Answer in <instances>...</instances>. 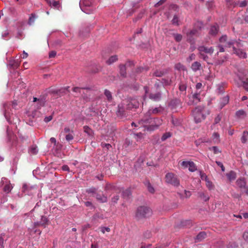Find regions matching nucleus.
<instances>
[{
    "mask_svg": "<svg viewBox=\"0 0 248 248\" xmlns=\"http://www.w3.org/2000/svg\"><path fill=\"white\" fill-rule=\"evenodd\" d=\"M148 116L149 115L147 114L139 122V124L145 128L144 130L147 131H149L148 128L150 127V120L152 119V118H149Z\"/></svg>",
    "mask_w": 248,
    "mask_h": 248,
    "instance_id": "7",
    "label": "nucleus"
},
{
    "mask_svg": "<svg viewBox=\"0 0 248 248\" xmlns=\"http://www.w3.org/2000/svg\"><path fill=\"white\" fill-rule=\"evenodd\" d=\"M99 229L103 234H104L106 232H109L110 231V229L108 227H106L101 226L99 227Z\"/></svg>",
    "mask_w": 248,
    "mask_h": 248,
    "instance_id": "43",
    "label": "nucleus"
},
{
    "mask_svg": "<svg viewBox=\"0 0 248 248\" xmlns=\"http://www.w3.org/2000/svg\"><path fill=\"white\" fill-rule=\"evenodd\" d=\"M189 101L188 102V105H196L201 101L200 97V94L199 93H195L191 96L189 97Z\"/></svg>",
    "mask_w": 248,
    "mask_h": 248,
    "instance_id": "9",
    "label": "nucleus"
},
{
    "mask_svg": "<svg viewBox=\"0 0 248 248\" xmlns=\"http://www.w3.org/2000/svg\"><path fill=\"white\" fill-rule=\"evenodd\" d=\"M216 163L217 165V166H218L219 167H220L221 168V170L222 171H225V167L221 162L217 161H216Z\"/></svg>",
    "mask_w": 248,
    "mask_h": 248,
    "instance_id": "60",
    "label": "nucleus"
},
{
    "mask_svg": "<svg viewBox=\"0 0 248 248\" xmlns=\"http://www.w3.org/2000/svg\"><path fill=\"white\" fill-rule=\"evenodd\" d=\"M85 90L86 91V92H88L90 90V88L89 87H87V88H79V87H74L73 89H72V91L74 92H75L76 93H78L79 94H81L82 93V90Z\"/></svg>",
    "mask_w": 248,
    "mask_h": 248,
    "instance_id": "23",
    "label": "nucleus"
},
{
    "mask_svg": "<svg viewBox=\"0 0 248 248\" xmlns=\"http://www.w3.org/2000/svg\"><path fill=\"white\" fill-rule=\"evenodd\" d=\"M171 136V134L170 132H166L162 135V136L161 138V140L162 141H164L166 140L168 138L170 137Z\"/></svg>",
    "mask_w": 248,
    "mask_h": 248,
    "instance_id": "36",
    "label": "nucleus"
},
{
    "mask_svg": "<svg viewBox=\"0 0 248 248\" xmlns=\"http://www.w3.org/2000/svg\"><path fill=\"white\" fill-rule=\"evenodd\" d=\"M133 65L132 62H128L126 63L125 65L121 64L119 65L120 73L121 75L124 77H126V66H132Z\"/></svg>",
    "mask_w": 248,
    "mask_h": 248,
    "instance_id": "10",
    "label": "nucleus"
},
{
    "mask_svg": "<svg viewBox=\"0 0 248 248\" xmlns=\"http://www.w3.org/2000/svg\"><path fill=\"white\" fill-rule=\"evenodd\" d=\"M173 36L176 42H179L182 40V36L180 34H174Z\"/></svg>",
    "mask_w": 248,
    "mask_h": 248,
    "instance_id": "47",
    "label": "nucleus"
},
{
    "mask_svg": "<svg viewBox=\"0 0 248 248\" xmlns=\"http://www.w3.org/2000/svg\"><path fill=\"white\" fill-rule=\"evenodd\" d=\"M10 104L5 103L3 105V109L5 117H6L7 114L9 113L8 108Z\"/></svg>",
    "mask_w": 248,
    "mask_h": 248,
    "instance_id": "46",
    "label": "nucleus"
},
{
    "mask_svg": "<svg viewBox=\"0 0 248 248\" xmlns=\"http://www.w3.org/2000/svg\"><path fill=\"white\" fill-rule=\"evenodd\" d=\"M161 82L165 86L170 85L171 83V79L169 77L163 78L161 80Z\"/></svg>",
    "mask_w": 248,
    "mask_h": 248,
    "instance_id": "29",
    "label": "nucleus"
},
{
    "mask_svg": "<svg viewBox=\"0 0 248 248\" xmlns=\"http://www.w3.org/2000/svg\"><path fill=\"white\" fill-rule=\"evenodd\" d=\"M200 57L205 61H207L209 57L204 53H199Z\"/></svg>",
    "mask_w": 248,
    "mask_h": 248,
    "instance_id": "58",
    "label": "nucleus"
},
{
    "mask_svg": "<svg viewBox=\"0 0 248 248\" xmlns=\"http://www.w3.org/2000/svg\"><path fill=\"white\" fill-rule=\"evenodd\" d=\"M73 135L71 133H68L65 135V139L69 142L72 141L73 140Z\"/></svg>",
    "mask_w": 248,
    "mask_h": 248,
    "instance_id": "45",
    "label": "nucleus"
},
{
    "mask_svg": "<svg viewBox=\"0 0 248 248\" xmlns=\"http://www.w3.org/2000/svg\"><path fill=\"white\" fill-rule=\"evenodd\" d=\"M237 185L241 188H244V190L247 188L246 187V182L244 178H240L236 181Z\"/></svg>",
    "mask_w": 248,
    "mask_h": 248,
    "instance_id": "17",
    "label": "nucleus"
},
{
    "mask_svg": "<svg viewBox=\"0 0 248 248\" xmlns=\"http://www.w3.org/2000/svg\"><path fill=\"white\" fill-rule=\"evenodd\" d=\"M188 170L191 172H194L197 170V167L193 162H190L188 166Z\"/></svg>",
    "mask_w": 248,
    "mask_h": 248,
    "instance_id": "33",
    "label": "nucleus"
},
{
    "mask_svg": "<svg viewBox=\"0 0 248 248\" xmlns=\"http://www.w3.org/2000/svg\"><path fill=\"white\" fill-rule=\"evenodd\" d=\"M248 136V132L247 131H244L241 138L242 143H245L247 142Z\"/></svg>",
    "mask_w": 248,
    "mask_h": 248,
    "instance_id": "32",
    "label": "nucleus"
},
{
    "mask_svg": "<svg viewBox=\"0 0 248 248\" xmlns=\"http://www.w3.org/2000/svg\"><path fill=\"white\" fill-rule=\"evenodd\" d=\"M227 179L230 182L234 180L236 178V174L235 172L231 170L226 174Z\"/></svg>",
    "mask_w": 248,
    "mask_h": 248,
    "instance_id": "14",
    "label": "nucleus"
},
{
    "mask_svg": "<svg viewBox=\"0 0 248 248\" xmlns=\"http://www.w3.org/2000/svg\"><path fill=\"white\" fill-rule=\"evenodd\" d=\"M210 150H212L214 154H217L219 153H220L221 151L219 150V149L217 146H213L210 148Z\"/></svg>",
    "mask_w": 248,
    "mask_h": 248,
    "instance_id": "52",
    "label": "nucleus"
},
{
    "mask_svg": "<svg viewBox=\"0 0 248 248\" xmlns=\"http://www.w3.org/2000/svg\"><path fill=\"white\" fill-rule=\"evenodd\" d=\"M226 4L228 7H235L237 5V2H234L232 0H226Z\"/></svg>",
    "mask_w": 248,
    "mask_h": 248,
    "instance_id": "34",
    "label": "nucleus"
},
{
    "mask_svg": "<svg viewBox=\"0 0 248 248\" xmlns=\"http://www.w3.org/2000/svg\"><path fill=\"white\" fill-rule=\"evenodd\" d=\"M179 19L178 17L176 15L174 16L172 20V23L175 25H179Z\"/></svg>",
    "mask_w": 248,
    "mask_h": 248,
    "instance_id": "48",
    "label": "nucleus"
},
{
    "mask_svg": "<svg viewBox=\"0 0 248 248\" xmlns=\"http://www.w3.org/2000/svg\"><path fill=\"white\" fill-rule=\"evenodd\" d=\"M49 222V220L46 217L42 216L41 220L40 221H37L34 222V226L35 227H37L38 226H41L46 228V225Z\"/></svg>",
    "mask_w": 248,
    "mask_h": 248,
    "instance_id": "11",
    "label": "nucleus"
},
{
    "mask_svg": "<svg viewBox=\"0 0 248 248\" xmlns=\"http://www.w3.org/2000/svg\"><path fill=\"white\" fill-rule=\"evenodd\" d=\"M206 237V233L204 232H200L195 238L196 242H200Z\"/></svg>",
    "mask_w": 248,
    "mask_h": 248,
    "instance_id": "21",
    "label": "nucleus"
},
{
    "mask_svg": "<svg viewBox=\"0 0 248 248\" xmlns=\"http://www.w3.org/2000/svg\"><path fill=\"white\" fill-rule=\"evenodd\" d=\"M195 58H196V56L194 54L192 53L191 54L189 57H188V58L187 59V61L190 62L194 60L195 59Z\"/></svg>",
    "mask_w": 248,
    "mask_h": 248,
    "instance_id": "63",
    "label": "nucleus"
},
{
    "mask_svg": "<svg viewBox=\"0 0 248 248\" xmlns=\"http://www.w3.org/2000/svg\"><path fill=\"white\" fill-rule=\"evenodd\" d=\"M238 245L235 242L230 243L227 246V248H236Z\"/></svg>",
    "mask_w": 248,
    "mask_h": 248,
    "instance_id": "55",
    "label": "nucleus"
},
{
    "mask_svg": "<svg viewBox=\"0 0 248 248\" xmlns=\"http://www.w3.org/2000/svg\"><path fill=\"white\" fill-rule=\"evenodd\" d=\"M197 33V30L193 29L190 30L189 31L186 33L187 36L188 37H192L193 35H196Z\"/></svg>",
    "mask_w": 248,
    "mask_h": 248,
    "instance_id": "44",
    "label": "nucleus"
},
{
    "mask_svg": "<svg viewBox=\"0 0 248 248\" xmlns=\"http://www.w3.org/2000/svg\"><path fill=\"white\" fill-rule=\"evenodd\" d=\"M162 124V120L158 118H152L150 120V127L148 128L150 132L157 129Z\"/></svg>",
    "mask_w": 248,
    "mask_h": 248,
    "instance_id": "5",
    "label": "nucleus"
},
{
    "mask_svg": "<svg viewBox=\"0 0 248 248\" xmlns=\"http://www.w3.org/2000/svg\"><path fill=\"white\" fill-rule=\"evenodd\" d=\"M191 68L193 71L196 72L197 71L201 69L202 65L200 62H195L191 64Z\"/></svg>",
    "mask_w": 248,
    "mask_h": 248,
    "instance_id": "15",
    "label": "nucleus"
},
{
    "mask_svg": "<svg viewBox=\"0 0 248 248\" xmlns=\"http://www.w3.org/2000/svg\"><path fill=\"white\" fill-rule=\"evenodd\" d=\"M104 94L107 98V100L110 102L112 99V96L110 92L108 90H105L104 91Z\"/></svg>",
    "mask_w": 248,
    "mask_h": 248,
    "instance_id": "30",
    "label": "nucleus"
},
{
    "mask_svg": "<svg viewBox=\"0 0 248 248\" xmlns=\"http://www.w3.org/2000/svg\"><path fill=\"white\" fill-rule=\"evenodd\" d=\"M147 188L148 191L151 193H154L155 191L154 187L151 186V185L149 183L147 186Z\"/></svg>",
    "mask_w": 248,
    "mask_h": 248,
    "instance_id": "62",
    "label": "nucleus"
},
{
    "mask_svg": "<svg viewBox=\"0 0 248 248\" xmlns=\"http://www.w3.org/2000/svg\"><path fill=\"white\" fill-rule=\"evenodd\" d=\"M165 182L174 186L180 185V181L177 176L172 172L167 173L165 177Z\"/></svg>",
    "mask_w": 248,
    "mask_h": 248,
    "instance_id": "3",
    "label": "nucleus"
},
{
    "mask_svg": "<svg viewBox=\"0 0 248 248\" xmlns=\"http://www.w3.org/2000/svg\"><path fill=\"white\" fill-rule=\"evenodd\" d=\"M45 0L50 6L52 5L53 7H54L57 9H59V7L60 6V2L59 1L53 0L52 2L51 0Z\"/></svg>",
    "mask_w": 248,
    "mask_h": 248,
    "instance_id": "25",
    "label": "nucleus"
},
{
    "mask_svg": "<svg viewBox=\"0 0 248 248\" xmlns=\"http://www.w3.org/2000/svg\"><path fill=\"white\" fill-rule=\"evenodd\" d=\"M143 235L145 238L148 239L151 238L152 235L151 232L147 231L144 233Z\"/></svg>",
    "mask_w": 248,
    "mask_h": 248,
    "instance_id": "57",
    "label": "nucleus"
},
{
    "mask_svg": "<svg viewBox=\"0 0 248 248\" xmlns=\"http://www.w3.org/2000/svg\"><path fill=\"white\" fill-rule=\"evenodd\" d=\"M171 123L174 126H177L181 124L182 121L180 119L172 117Z\"/></svg>",
    "mask_w": 248,
    "mask_h": 248,
    "instance_id": "26",
    "label": "nucleus"
},
{
    "mask_svg": "<svg viewBox=\"0 0 248 248\" xmlns=\"http://www.w3.org/2000/svg\"><path fill=\"white\" fill-rule=\"evenodd\" d=\"M212 139L214 143H218L220 141L219 135L217 133H214L212 135Z\"/></svg>",
    "mask_w": 248,
    "mask_h": 248,
    "instance_id": "27",
    "label": "nucleus"
},
{
    "mask_svg": "<svg viewBox=\"0 0 248 248\" xmlns=\"http://www.w3.org/2000/svg\"><path fill=\"white\" fill-rule=\"evenodd\" d=\"M222 118V116L220 114L217 115V116L215 118L214 120V124H217L220 122Z\"/></svg>",
    "mask_w": 248,
    "mask_h": 248,
    "instance_id": "53",
    "label": "nucleus"
},
{
    "mask_svg": "<svg viewBox=\"0 0 248 248\" xmlns=\"http://www.w3.org/2000/svg\"><path fill=\"white\" fill-rule=\"evenodd\" d=\"M181 105V102L179 99H173L169 103V106L171 107L172 108H176L177 107Z\"/></svg>",
    "mask_w": 248,
    "mask_h": 248,
    "instance_id": "16",
    "label": "nucleus"
},
{
    "mask_svg": "<svg viewBox=\"0 0 248 248\" xmlns=\"http://www.w3.org/2000/svg\"><path fill=\"white\" fill-rule=\"evenodd\" d=\"M8 236L4 233L0 234V248H4V242L6 241Z\"/></svg>",
    "mask_w": 248,
    "mask_h": 248,
    "instance_id": "20",
    "label": "nucleus"
},
{
    "mask_svg": "<svg viewBox=\"0 0 248 248\" xmlns=\"http://www.w3.org/2000/svg\"><path fill=\"white\" fill-rule=\"evenodd\" d=\"M118 60L117 55H114L110 57L109 59L107 61V63L108 64H111L112 63L116 62Z\"/></svg>",
    "mask_w": 248,
    "mask_h": 248,
    "instance_id": "31",
    "label": "nucleus"
},
{
    "mask_svg": "<svg viewBox=\"0 0 248 248\" xmlns=\"http://www.w3.org/2000/svg\"><path fill=\"white\" fill-rule=\"evenodd\" d=\"M237 5H239L240 7H244L247 5V2L246 0L242 1H237Z\"/></svg>",
    "mask_w": 248,
    "mask_h": 248,
    "instance_id": "49",
    "label": "nucleus"
},
{
    "mask_svg": "<svg viewBox=\"0 0 248 248\" xmlns=\"http://www.w3.org/2000/svg\"><path fill=\"white\" fill-rule=\"evenodd\" d=\"M152 214V210L146 206H140L138 207L135 214V218L140 221L149 217Z\"/></svg>",
    "mask_w": 248,
    "mask_h": 248,
    "instance_id": "1",
    "label": "nucleus"
},
{
    "mask_svg": "<svg viewBox=\"0 0 248 248\" xmlns=\"http://www.w3.org/2000/svg\"><path fill=\"white\" fill-rule=\"evenodd\" d=\"M206 182V185L208 187L209 189H213L214 188V186L212 182L210 181L209 179H206L205 181Z\"/></svg>",
    "mask_w": 248,
    "mask_h": 248,
    "instance_id": "41",
    "label": "nucleus"
},
{
    "mask_svg": "<svg viewBox=\"0 0 248 248\" xmlns=\"http://www.w3.org/2000/svg\"><path fill=\"white\" fill-rule=\"evenodd\" d=\"M218 31V26L217 25H213L211 27L209 33L212 35H216Z\"/></svg>",
    "mask_w": 248,
    "mask_h": 248,
    "instance_id": "22",
    "label": "nucleus"
},
{
    "mask_svg": "<svg viewBox=\"0 0 248 248\" xmlns=\"http://www.w3.org/2000/svg\"><path fill=\"white\" fill-rule=\"evenodd\" d=\"M79 5L81 8V9L85 13H88L86 11L85 9H84L83 6V5H85V6H89V4L88 3V1L87 0H81L80 1Z\"/></svg>",
    "mask_w": 248,
    "mask_h": 248,
    "instance_id": "28",
    "label": "nucleus"
},
{
    "mask_svg": "<svg viewBox=\"0 0 248 248\" xmlns=\"http://www.w3.org/2000/svg\"><path fill=\"white\" fill-rule=\"evenodd\" d=\"M232 50L233 53L240 58H245L247 57V54L243 49H237L235 47L233 46Z\"/></svg>",
    "mask_w": 248,
    "mask_h": 248,
    "instance_id": "12",
    "label": "nucleus"
},
{
    "mask_svg": "<svg viewBox=\"0 0 248 248\" xmlns=\"http://www.w3.org/2000/svg\"><path fill=\"white\" fill-rule=\"evenodd\" d=\"M198 50L199 51V53L208 54L212 55L214 51L213 47H206L204 46H200L198 48Z\"/></svg>",
    "mask_w": 248,
    "mask_h": 248,
    "instance_id": "8",
    "label": "nucleus"
},
{
    "mask_svg": "<svg viewBox=\"0 0 248 248\" xmlns=\"http://www.w3.org/2000/svg\"><path fill=\"white\" fill-rule=\"evenodd\" d=\"M33 102H36L37 101H38V104L40 105V106H43L44 104V101L43 100H40L37 99L36 97H34L33 98Z\"/></svg>",
    "mask_w": 248,
    "mask_h": 248,
    "instance_id": "59",
    "label": "nucleus"
},
{
    "mask_svg": "<svg viewBox=\"0 0 248 248\" xmlns=\"http://www.w3.org/2000/svg\"><path fill=\"white\" fill-rule=\"evenodd\" d=\"M35 19L36 16L35 14H31V16L29 18L28 24L30 25H32L35 21Z\"/></svg>",
    "mask_w": 248,
    "mask_h": 248,
    "instance_id": "37",
    "label": "nucleus"
},
{
    "mask_svg": "<svg viewBox=\"0 0 248 248\" xmlns=\"http://www.w3.org/2000/svg\"><path fill=\"white\" fill-rule=\"evenodd\" d=\"M236 115L239 117H244L246 116V114L243 110H239L236 111Z\"/></svg>",
    "mask_w": 248,
    "mask_h": 248,
    "instance_id": "40",
    "label": "nucleus"
},
{
    "mask_svg": "<svg viewBox=\"0 0 248 248\" xmlns=\"http://www.w3.org/2000/svg\"><path fill=\"white\" fill-rule=\"evenodd\" d=\"M190 162V161H183L181 163V166L184 168H188Z\"/></svg>",
    "mask_w": 248,
    "mask_h": 248,
    "instance_id": "56",
    "label": "nucleus"
},
{
    "mask_svg": "<svg viewBox=\"0 0 248 248\" xmlns=\"http://www.w3.org/2000/svg\"><path fill=\"white\" fill-rule=\"evenodd\" d=\"M84 132L86 133L89 136H91L93 133V130L88 126L85 125L83 127Z\"/></svg>",
    "mask_w": 248,
    "mask_h": 248,
    "instance_id": "35",
    "label": "nucleus"
},
{
    "mask_svg": "<svg viewBox=\"0 0 248 248\" xmlns=\"http://www.w3.org/2000/svg\"><path fill=\"white\" fill-rule=\"evenodd\" d=\"M229 100V96L227 95L223 97L221 99L219 103L220 109H222L226 104L228 103Z\"/></svg>",
    "mask_w": 248,
    "mask_h": 248,
    "instance_id": "18",
    "label": "nucleus"
},
{
    "mask_svg": "<svg viewBox=\"0 0 248 248\" xmlns=\"http://www.w3.org/2000/svg\"><path fill=\"white\" fill-rule=\"evenodd\" d=\"M130 144H131V142L130 141V140L128 139H126L125 140L124 146L125 148H126L127 147L129 146Z\"/></svg>",
    "mask_w": 248,
    "mask_h": 248,
    "instance_id": "61",
    "label": "nucleus"
},
{
    "mask_svg": "<svg viewBox=\"0 0 248 248\" xmlns=\"http://www.w3.org/2000/svg\"><path fill=\"white\" fill-rule=\"evenodd\" d=\"M91 89L87 92L85 90L83 89L82 90V93L80 94L84 99H87L88 98V95H90L89 93Z\"/></svg>",
    "mask_w": 248,
    "mask_h": 248,
    "instance_id": "38",
    "label": "nucleus"
},
{
    "mask_svg": "<svg viewBox=\"0 0 248 248\" xmlns=\"http://www.w3.org/2000/svg\"><path fill=\"white\" fill-rule=\"evenodd\" d=\"M239 79L241 81L245 89L248 91V78H239Z\"/></svg>",
    "mask_w": 248,
    "mask_h": 248,
    "instance_id": "24",
    "label": "nucleus"
},
{
    "mask_svg": "<svg viewBox=\"0 0 248 248\" xmlns=\"http://www.w3.org/2000/svg\"><path fill=\"white\" fill-rule=\"evenodd\" d=\"M159 111V110H158V108H155L154 109H153L152 110H149L148 112L147 113V114L149 115H151L152 113H153V114H156V113H157Z\"/></svg>",
    "mask_w": 248,
    "mask_h": 248,
    "instance_id": "54",
    "label": "nucleus"
},
{
    "mask_svg": "<svg viewBox=\"0 0 248 248\" xmlns=\"http://www.w3.org/2000/svg\"><path fill=\"white\" fill-rule=\"evenodd\" d=\"M164 73L162 71H156L154 73V75L158 77H160L163 76Z\"/></svg>",
    "mask_w": 248,
    "mask_h": 248,
    "instance_id": "64",
    "label": "nucleus"
},
{
    "mask_svg": "<svg viewBox=\"0 0 248 248\" xmlns=\"http://www.w3.org/2000/svg\"><path fill=\"white\" fill-rule=\"evenodd\" d=\"M179 90L181 92H185L186 90V86L185 84H181L179 87Z\"/></svg>",
    "mask_w": 248,
    "mask_h": 248,
    "instance_id": "51",
    "label": "nucleus"
},
{
    "mask_svg": "<svg viewBox=\"0 0 248 248\" xmlns=\"http://www.w3.org/2000/svg\"><path fill=\"white\" fill-rule=\"evenodd\" d=\"M13 188V186L10 183V181L6 182L3 187V191L6 193H9Z\"/></svg>",
    "mask_w": 248,
    "mask_h": 248,
    "instance_id": "13",
    "label": "nucleus"
},
{
    "mask_svg": "<svg viewBox=\"0 0 248 248\" xmlns=\"http://www.w3.org/2000/svg\"><path fill=\"white\" fill-rule=\"evenodd\" d=\"M37 188V187L36 186H31L25 184L22 186V191L26 194L31 195L36 192Z\"/></svg>",
    "mask_w": 248,
    "mask_h": 248,
    "instance_id": "6",
    "label": "nucleus"
},
{
    "mask_svg": "<svg viewBox=\"0 0 248 248\" xmlns=\"http://www.w3.org/2000/svg\"><path fill=\"white\" fill-rule=\"evenodd\" d=\"M30 153L32 155H36L38 153L36 146H32L30 149Z\"/></svg>",
    "mask_w": 248,
    "mask_h": 248,
    "instance_id": "50",
    "label": "nucleus"
},
{
    "mask_svg": "<svg viewBox=\"0 0 248 248\" xmlns=\"http://www.w3.org/2000/svg\"><path fill=\"white\" fill-rule=\"evenodd\" d=\"M131 195V192L129 189H125L123 191V196L124 198H126Z\"/></svg>",
    "mask_w": 248,
    "mask_h": 248,
    "instance_id": "42",
    "label": "nucleus"
},
{
    "mask_svg": "<svg viewBox=\"0 0 248 248\" xmlns=\"http://www.w3.org/2000/svg\"><path fill=\"white\" fill-rule=\"evenodd\" d=\"M149 97L154 101H157L161 99V93L159 92L155 93H150Z\"/></svg>",
    "mask_w": 248,
    "mask_h": 248,
    "instance_id": "19",
    "label": "nucleus"
},
{
    "mask_svg": "<svg viewBox=\"0 0 248 248\" xmlns=\"http://www.w3.org/2000/svg\"><path fill=\"white\" fill-rule=\"evenodd\" d=\"M203 108L201 106L196 107L192 111V115L196 123H201L205 118L203 113Z\"/></svg>",
    "mask_w": 248,
    "mask_h": 248,
    "instance_id": "2",
    "label": "nucleus"
},
{
    "mask_svg": "<svg viewBox=\"0 0 248 248\" xmlns=\"http://www.w3.org/2000/svg\"><path fill=\"white\" fill-rule=\"evenodd\" d=\"M219 43L220 44L225 47H232L234 46V44L236 42L235 40L229 39L226 35H222L219 38Z\"/></svg>",
    "mask_w": 248,
    "mask_h": 248,
    "instance_id": "4",
    "label": "nucleus"
},
{
    "mask_svg": "<svg viewBox=\"0 0 248 248\" xmlns=\"http://www.w3.org/2000/svg\"><path fill=\"white\" fill-rule=\"evenodd\" d=\"M224 243L221 240L218 241L215 244V246L217 248H223L224 247Z\"/></svg>",
    "mask_w": 248,
    "mask_h": 248,
    "instance_id": "39",
    "label": "nucleus"
}]
</instances>
